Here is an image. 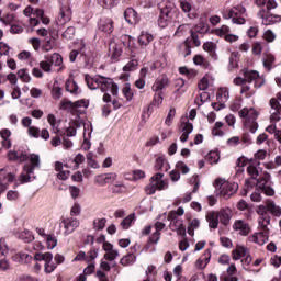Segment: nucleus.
<instances>
[{
    "label": "nucleus",
    "instance_id": "obj_61",
    "mask_svg": "<svg viewBox=\"0 0 281 281\" xmlns=\"http://www.w3.org/2000/svg\"><path fill=\"white\" fill-rule=\"evenodd\" d=\"M59 109H61L63 111H70L71 113H74V102L65 99L60 102Z\"/></svg>",
    "mask_w": 281,
    "mask_h": 281
},
{
    "label": "nucleus",
    "instance_id": "obj_6",
    "mask_svg": "<svg viewBox=\"0 0 281 281\" xmlns=\"http://www.w3.org/2000/svg\"><path fill=\"white\" fill-rule=\"evenodd\" d=\"M196 117V110L192 109L189 112L188 116H182L180 120V127L179 131L181 134L180 142L182 144H186L188 142V137H190V134L194 131V125L190 122V120H194Z\"/></svg>",
    "mask_w": 281,
    "mask_h": 281
},
{
    "label": "nucleus",
    "instance_id": "obj_31",
    "mask_svg": "<svg viewBox=\"0 0 281 281\" xmlns=\"http://www.w3.org/2000/svg\"><path fill=\"white\" fill-rule=\"evenodd\" d=\"M155 170H165V172H168V170H170V165L168 164V160L166 159V157L159 156L156 159Z\"/></svg>",
    "mask_w": 281,
    "mask_h": 281
},
{
    "label": "nucleus",
    "instance_id": "obj_63",
    "mask_svg": "<svg viewBox=\"0 0 281 281\" xmlns=\"http://www.w3.org/2000/svg\"><path fill=\"white\" fill-rule=\"evenodd\" d=\"M137 65H139V61H137V59H132L123 67V71H135Z\"/></svg>",
    "mask_w": 281,
    "mask_h": 281
},
{
    "label": "nucleus",
    "instance_id": "obj_25",
    "mask_svg": "<svg viewBox=\"0 0 281 281\" xmlns=\"http://www.w3.org/2000/svg\"><path fill=\"white\" fill-rule=\"evenodd\" d=\"M268 179H269V176H266L261 180H257V184L259 188L262 189V192L266 194V196H273V194H276V190H273V188L267 186Z\"/></svg>",
    "mask_w": 281,
    "mask_h": 281
},
{
    "label": "nucleus",
    "instance_id": "obj_46",
    "mask_svg": "<svg viewBox=\"0 0 281 281\" xmlns=\"http://www.w3.org/2000/svg\"><path fill=\"white\" fill-rule=\"evenodd\" d=\"M18 78H20V80L25 83L32 82V76H30V71L27 70V68H22L18 70Z\"/></svg>",
    "mask_w": 281,
    "mask_h": 281
},
{
    "label": "nucleus",
    "instance_id": "obj_58",
    "mask_svg": "<svg viewBox=\"0 0 281 281\" xmlns=\"http://www.w3.org/2000/svg\"><path fill=\"white\" fill-rule=\"evenodd\" d=\"M52 95L54 100H60V98H63V88H60L58 83L53 85Z\"/></svg>",
    "mask_w": 281,
    "mask_h": 281
},
{
    "label": "nucleus",
    "instance_id": "obj_16",
    "mask_svg": "<svg viewBox=\"0 0 281 281\" xmlns=\"http://www.w3.org/2000/svg\"><path fill=\"white\" fill-rule=\"evenodd\" d=\"M117 180V173L110 172V173H102L99 176H95L94 182L98 183V186H106V183H113V181Z\"/></svg>",
    "mask_w": 281,
    "mask_h": 281
},
{
    "label": "nucleus",
    "instance_id": "obj_8",
    "mask_svg": "<svg viewBox=\"0 0 281 281\" xmlns=\"http://www.w3.org/2000/svg\"><path fill=\"white\" fill-rule=\"evenodd\" d=\"M157 190H168V180L164 179L161 172L154 175L150 183L145 188L146 194H155Z\"/></svg>",
    "mask_w": 281,
    "mask_h": 281
},
{
    "label": "nucleus",
    "instance_id": "obj_14",
    "mask_svg": "<svg viewBox=\"0 0 281 281\" xmlns=\"http://www.w3.org/2000/svg\"><path fill=\"white\" fill-rule=\"evenodd\" d=\"M103 251H105L103 258L105 260H109L110 262H113V260H117L120 257V251L113 247V244L109 241H104L102 246Z\"/></svg>",
    "mask_w": 281,
    "mask_h": 281
},
{
    "label": "nucleus",
    "instance_id": "obj_62",
    "mask_svg": "<svg viewBox=\"0 0 281 281\" xmlns=\"http://www.w3.org/2000/svg\"><path fill=\"white\" fill-rule=\"evenodd\" d=\"M176 170L182 175H188V172H190V167H188L183 161H178L176 164Z\"/></svg>",
    "mask_w": 281,
    "mask_h": 281
},
{
    "label": "nucleus",
    "instance_id": "obj_44",
    "mask_svg": "<svg viewBox=\"0 0 281 281\" xmlns=\"http://www.w3.org/2000/svg\"><path fill=\"white\" fill-rule=\"evenodd\" d=\"M256 3L259 8L266 5L268 11L278 8V2H276V0H256Z\"/></svg>",
    "mask_w": 281,
    "mask_h": 281
},
{
    "label": "nucleus",
    "instance_id": "obj_1",
    "mask_svg": "<svg viewBox=\"0 0 281 281\" xmlns=\"http://www.w3.org/2000/svg\"><path fill=\"white\" fill-rule=\"evenodd\" d=\"M86 85L88 89L95 91L99 89L103 94V102H111V94L106 93L110 91L112 95H117L119 87L116 86L115 81L109 77H104L101 75H95L93 77L86 75L85 77Z\"/></svg>",
    "mask_w": 281,
    "mask_h": 281
},
{
    "label": "nucleus",
    "instance_id": "obj_45",
    "mask_svg": "<svg viewBox=\"0 0 281 281\" xmlns=\"http://www.w3.org/2000/svg\"><path fill=\"white\" fill-rule=\"evenodd\" d=\"M38 19H41V21L44 25H49V18H45V13H43L42 18L41 16L30 18L29 23H30L31 27H36V25H38V23H41V21H38Z\"/></svg>",
    "mask_w": 281,
    "mask_h": 281
},
{
    "label": "nucleus",
    "instance_id": "obj_30",
    "mask_svg": "<svg viewBox=\"0 0 281 281\" xmlns=\"http://www.w3.org/2000/svg\"><path fill=\"white\" fill-rule=\"evenodd\" d=\"M64 166L63 162L57 161L55 162V170L57 173V179H60V181H67L69 179V170H63Z\"/></svg>",
    "mask_w": 281,
    "mask_h": 281
},
{
    "label": "nucleus",
    "instance_id": "obj_9",
    "mask_svg": "<svg viewBox=\"0 0 281 281\" xmlns=\"http://www.w3.org/2000/svg\"><path fill=\"white\" fill-rule=\"evenodd\" d=\"M167 218L171 232H177L178 236H186V226H183V221L180 217H177L175 213H169Z\"/></svg>",
    "mask_w": 281,
    "mask_h": 281
},
{
    "label": "nucleus",
    "instance_id": "obj_10",
    "mask_svg": "<svg viewBox=\"0 0 281 281\" xmlns=\"http://www.w3.org/2000/svg\"><path fill=\"white\" fill-rule=\"evenodd\" d=\"M236 192H238V183L236 182L224 181L217 189V194L224 199H229V196L236 194Z\"/></svg>",
    "mask_w": 281,
    "mask_h": 281
},
{
    "label": "nucleus",
    "instance_id": "obj_13",
    "mask_svg": "<svg viewBox=\"0 0 281 281\" xmlns=\"http://www.w3.org/2000/svg\"><path fill=\"white\" fill-rule=\"evenodd\" d=\"M14 179L15 177L12 172H9L5 169H0V194L8 190V183H13Z\"/></svg>",
    "mask_w": 281,
    "mask_h": 281
},
{
    "label": "nucleus",
    "instance_id": "obj_7",
    "mask_svg": "<svg viewBox=\"0 0 281 281\" xmlns=\"http://www.w3.org/2000/svg\"><path fill=\"white\" fill-rule=\"evenodd\" d=\"M172 12H175V3L171 1H164L160 3V14L158 16L159 27H168V23L172 21Z\"/></svg>",
    "mask_w": 281,
    "mask_h": 281
},
{
    "label": "nucleus",
    "instance_id": "obj_60",
    "mask_svg": "<svg viewBox=\"0 0 281 281\" xmlns=\"http://www.w3.org/2000/svg\"><path fill=\"white\" fill-rule=\"evenodd\" d=\"M221 128H223V122H216L212 130V135H214V137H223L224 133Z\"/></svg>",
    "mask_w": 281,
    "mask_h": 281
},
{
    "label": "nucleus",
    "instance_id": "obj_20",
    "mask_svg": "<svg viewBox=\"0 0 281 281\" xmlns=\"http://www.w3.org/2000/svg\"><path fill=\"white\" fill-rule=\"evenodd\" d=\"M217 217L222 225L227 227L232 221V209L225 207L217 211Z\"/></svg>",
    "mask_w": 281,
    "mask_h": 281
},
{
    "label": "nucleus",
    "instance_id": "obj_56",
    "mask_svg": "<svg viewBox=\"0 0 281 281\" xmlns=\"http://www.w3.org/2000/svg\"><path fill=\"white\" fill-rule=\"evenodd\" d=\"M34 260H37V261H41L43 260L44 262L47 260H54V255H52V252H45V254H42V252H37L35 254L34 256Z\"/></svg>",
    "mask_w": 281,
    "mask_h": 281
},
{
    "label": "nucleus",
    "instance_id": "obj_24",
    "mask_svg": "<svg viewBox=\"0 0 281 281\" xmlns=\"http://www.w3.org/2000/svg\"><path fill=\"white\" fill-rule=\"evenodd\" d=\"M125 21L130 23V25H136L139 23V15H137V11L133 8H127L124 12Z\"/></svg>",
    "mask_w": 281,
    "mask_h": 281
},
{
    "label": "nucleus",
    "instance_id": "obj_36",
    "mask_svg": "<svg viewBox=\"0 0 281 281\" xmlns=\"http://www.w3.org/2000/svg\"><path fill=\"white\" fill-rule=\"evenodd\" d=\"M109 54L112 60H117L122 56V48L117 44H110Z\"/></svg>",
    "mask_w": 281,
    "mask_h": 281
},
{
    "label": "nucleus",
    "instance_id": "obj_2",
    "mask_svg": "<svg viewBox=\"0 0 281 281\" xmlns=\"http://www.w3.org/2000/svg\"><path fill=\"white\" fill-rule=\"evenodd\" d=\"M244 77H236L233 83L236 87H241L240 93H249L251 91V85L255 89H260L265 85V78L256 70L243 69Z\"/></svg>",
    "mask_w": 281,
    "mask_h": 281
},
{
    "label": "nucleus",
    "instance_id": "obj_22",
    "mask_svg": "<svg viewBox=\"0 0 281 281\" xmlns=\"http://www.w3.org/2000/svg\"><path fill=\"white\" fill-rule=\"evenodd\" d=\"M99 30L105 32V34H111L114 30L113 20L110 18H101L99 21Z\"/></svg>",
    "mask_w": 281,
    "mask_h": 281
},
{
    "label": "nucleus",
    "instance_id": "obj_26",
    "mask_svg": "<svg viewBox=\"0 0 281 281\" xmlns=\"http://www.w3.org/2000/svg\"><path fill=\"white\" fill-rule=\"evenodd\" d=\"M8 159L9 161H18V164H23V161H27V154L23 151H9Z\"/></svg>",
    "mask_w": 281,
    "mask_h": 281
},
{
    "label": "nucleus",
    "instance_id": "obj_55",
    "mask_svg": "<svg viewBox=\"0 0 281 281\" xmlns=\"http://www.w3.org/2000/svg\"><path fill=\"white\" fill-rule=\"evenodd\" d=\"M133 223H135V214H130L121 222V227H123V229H128Z\"/></svg>",
    "mask_w": 281,
    "mask_h": 281
},
{
    "label": "nucleus",
    "instance_id": "obj_19",
    "mask_svg": "<svg viewBox=\"0 0 281 281\" xmlns=\"http://www.w3.org/2000/svg\"><path fill=\"white\" fill-rule=\"evenodd\" d=\"M233 229L239 232L240 236H249V232H251L249 224L243 220H236L233 224Z\"/></svg>",
    "mask_w": 281,
    "mask_h": 281
},
{
    "label": "nucleus",
    "instance_id": "obj_27",
    "mask_svg": "<svg viewBox=\"0 0 281 281\" xmlns=\"http://www.w3.org/2000/svg\"><path fill=\"white\" fill-rule=\"evenodd\" d=\"M206 221L211 229H216L218 227V211H211L206 213Z\"/></svg>",
    "mask_w": 281,
    "mask_h": 281
},
{
    "label": "nucleus",
    "instance_id": "obj_42",
    "mask_svg": "<svg viewBox=\"0 0 281 281\" xmlns=\"http://www.w3.org/2000/svg\"><path fill=\"white\" fill-rule=\"evenodd\" d=\"M232 32V29L227 25H222L213 31L215 36H220V38H226V36Z\"/></svg>",
    "mask_w": 281,
    "mask_h": 281
},
{
    "label": "nucleus",
    "instance_id": "obj_32",
    "mask_svg": "<svg viewBox=\"0 0 281 281\" xmlns=\"http://www.w3.org/2000/svg\"><path fill=\"white\" fill-rule=\"evenodd\" d=\"M16 238L23 240V243H32L34 240V234L29 229L20 231L15 234Z\"/></svg>",
    "mask_w": 281,
    "mask_h": 281
},
{
    "label": "nucleus",
    "instance_id": "obj_53",
    "mask_svg": "<svg viewBox=\"0 0 281 281\" xmlns=\"http://www.w3.org/2000/svg\"><path fill=\"white\" fill-rule=\"evenodd\" d=\"M56 47V40L49 38L45 40V42L42 45L43 52H52Z\"/></svg>",
    "mask_w": 281,
    "mask_h": 281
},
{
    "label": "nucleus",
    "instance_id": "obj_37",
    "mask_svg": "<svg viewBox=\"0 0 281 281\" xmlns=\"http://www.w3.org/2000/svg\"><path fill=\"white\" fill-rule=\"evenodd\" d=\"M23 14L24 16H41L43 18L44 11L43 9H34L32 8V5H27L24 10H23Z\"/></svg>",
    "mask_w": 281,
    "mask_h": 281
},
{
    "label": "nucleus",
    "instance_id": "obj_38",
    "mask_svg": "<svg viewBox=\"0 0 281 281\" xmlns=\"http://www.w3.org/2000/svg\"><path fill=\"white\" fill-rule=\"evenodd\" d=\"M78 83H76L72 77H69V79L66 81V91H68L72 95H78Z\"/></svg>",
    "mask_w": 281,
    "mask_h": 281
},
{
    "label": "nucleus",
    "instance_id": "obj_17",
    "mask_svg": "<svg viewBox=\"0 0 281 281\" xmlns=\"http://www.w3.org/2000/svg\"><path fill=\"white\" fill-rule=\"evenodd\" d=\"M249 243H256L257 245H266V243H269V232L262 231L259 233H255L251 236L248 237Z\"/></svg>",
    "mask_w": 281,
    "mask_h": 281
},
{
    "label": "nucleus",
    "instance_id": "obj_64",
    "mask_svg": "<svg viewBox=\"0 0 281 281\" xmlns=\"http://www.w3.org/2000/svg\"><path fill=\"white\" fill-rule=\"evenodd\" d=\"M274 61H276V57H273V55H266L263 58V67L268 71H270L271 65H273Z\"/></svg>",
    "mask_w": 281,
    "mask_h": 281
},
{
    "label": "nucleus",
    "instance_id": "obj_34",
    "mask_svg": "<svg viewBox=\"0 0 281 281\" xmlns=\"http://www.w3.org/2000/svg\"><path fill=\"white\" fill-rule=\"evenodd\" d=\"M14 260L21 262L22 265H30L32 262V255L27 251H21L14 256Z\"/></svg>",
    "mask_w": 281,
    "mask_h": 281
},
{
    "label": "nucleus",
    "instance_id": "obj_21",
    "mask_svg": "<svg viewBox=\"0 0 281 281\" xmlns=\"http://www.w3.org/2000/svg\"><path fill=\"white\" fill-rule=\"evenodd\" d=\"M153 41H155V35L148 31H142L138 35V45H140V47H147Z\"/></svg>",
    "mask_w": 281,
    "mask_h": 281
},
{
    "label": "nucleus",
    "instance_id": "obj_50",
    "mask_svg": "<svg viewBox=\"0 0 281 281\" xmlns=\"http://www.w3.org/2000/svg\"><path fill=\"white\" fill-rule=\"evenodd\" d=\"M259 227L262 232H269V225L271 224V216L259 217L258 218Z\"/></svg>",
    "mask_w": 281,
    "mask_h": 281
},
{
    "label": "nucleus",
    "instance_id": "obj_28",
    "mask_svg": "<svg viewBox=\"0 0 281 281\" xmlns=\"http://www.w3.org/2000/svg\"><path fill=\"white\" fill-rule=\"evenodd\" d=\"M91 130L89 128V124L83 125V143L81 148L83 150H89L91 148Z\"/></svg>",
    "mask_w": 281,
    "mask_h": 281
},
{
    "label": "nucleus",
    "instance_id": "obj_48",
    "mask_svg": "<svg viewBox=\"0 0 281 281\" xmlns=\"http://www.w3.org/2000/svg\"><path fill=\"white\" fill-rule=\"evenodd\" d=\"M72 104H74V113H80V111L89 106V101L82 99V100L72 102Z\"/></svg>",
    "mask_w": 281,
    "mask_h": 281
},
{
    "label": "nucleus",
    "instance_id": "obj_54",
    "mask_svg": "<svg viewBox=\"0 0 281 281\" xmlns=\"http://www.w3.org/2000/svg\"><path fill=\"white\" fill-rule=\"evenodd\" d=\"M176 115H177V109L170 108L169 112L167 114V117L165 120L166 126H170L172 124V122H175Z\"/></svg>",
    "mask_w": 281,
    "mask_h": 281
},
{
    "label": "nucleus",
    "instance_id": "obj_52",
    "mask_svg": "<svg viewBox=\"0 0 281 281\" xmlns=\"http://www.w3.org/2000/svg\"><path fill=\"white\" fill-rule=\"evenodd\" d=\"M135 260H137V257H135L134 254H130V255L124 256L120 260V262H121V265H123V267H128V265L135 263Z\"/></svg>",
    "mask_w": 281,
    "mask_h": 281
},
{
    "label": "nucleus",
    "instance_id": "obj_43",
    "mask_svg": "<svg viewBox=\"0 0 281 281\" xmlns=\"http://www.w3.org/2000/svg\"><path fill=\"white\" fill-rule=\"evenodd\" d=\"M247 172L251 177V179H258V177H260V172H262V168H260V165H249L247 167Z\"/></svg>",
    "mask_w": 281,
    "mask_h": 281
},
{
    "label": "nucleus",
    "instance_id": "obj_57",
    "mask_svg": "<svg viewBox=\"0 0 281 281\" xmlns=\"http://www.w3.org/2000/svg\"><path fill=\"white\" fill-rule=\"evenodd\" d=\"M93 227L94 229H97L98 232H102V229H104V227H106V218L102 217V218H95L93 221Z\"/></svg>",
    "mask_w": 281,
    "mask_h": 281
},
{
    "label": "nucleus",
    "instance_id": "obj_23",
    "mask_svg": "<svg viewBox=\"0 0 281 281\" xmlns=\"http://www.w3.org/2000/svg\"><path fill=\"white\" fill-rule=\"evenodd\" d=\"M168 85H170V79H168V77H166V76H160L155 81L151 89H153V91H155L157 93L159 91H164V89H166V87H168Z\"/></svg>",
    "mask_w": 281,
    "mask_h": 281
},
{
    "label": "nucleus",
    "instance_id": "obj_39",
    "mask_svg": "<svg viewBox=\"0 0 281 281\" xmlns=\"http://www.w3.org/2000/svg\"><path fill=\"white\" fill-rule=\"evenodd\" d=\"M175 89H176V93H178L179 95H183V93L188 91V86H186V80L181 78L176 79Z\"/></svg>",
    "mask_w": 281,
    "mask_h": 281
},
{
    "label": "nucleus",
    "instance_id": "obj_35",
    "mask_svg": "<svg viewBox=\"0 0 281 281\" xmlns=\"http://www.w3.org/2000/svg\"><path fill=\"white\" fill-rule=\"evenodd\" d=\"M229 100V88L222 87L217 90V102L225 104Z\"/></svg>",
    "mask_w": 281,
    "mask_h": 281
},
{
    "label": "nucleus",
    "instance_id": "obj_11",
    "mask_svg": "<svg viewBox=\"0 0 281 281\" xmlns=\"http://www.w3.org/2000/svg\"><path fill=\"white\" fill-rule=\"evenodd\" d=\"M258 19H261L262 25H276V23H281V15L271 14L269 10L261 9L257 13Z\"/></svg>",
    "mask_w": 281,
    "mask_h": 281
},
{
    "label": "nucleus",
    "instance_id": "obj_51",
    "mask_svg": "<svg viewBox=\"0 0 281 281\" xmlns=\"http://www.w3.org/2000/svg\"><path fill=\"white\" fill-rule=\"evenodd\" d=\"M277 37L278 35H276V32H273L271 29L266 30L262 35V38L266 41V43H273Z\"/></svg>",
    "mask_w": 281,
    "mask_h": 281
},
{
    "label": "nucleus",
    "instance_id": "obj_33",
    "mask_svg": "<svg viewBox=\"0 0 281 281\" xmlns=\"http://www.w3.org/2000/svg\"><path fill=\"white\" fill-rule=\"evenodd\" d=\"M201 227V221L199 218L190 220L188 218V228L187 232L189 236H194V231Z\"/></svg>",
    "mask_w": 281,
    "mask_h": 281
},
{
    "label": "nucleus",
    "instance_id": "obj_40",
    "mask_svg": "<svg viewBox=\"0 0 281 281\" xmlns=\"http://www.w3.org/2000/svg\"><path fill=\"white\" fill-rule=\"evenodd\" d=\"M233 260H240L244 256H247V247L237 246L235 250L232 251Z\"/></svg>",
    "mask_w": 281,
    "mask_h": 281
},
{
    "label": "nucleus",
    "instance_id": "obj_5",
    "mask_svg": "<svg viewBox=\"0 0 281 281\" xmlns=\"http://www.w3.org/2000/svg\"><path fill=\"white\" fill-rule=\"evenodd\" d=\"M29 159L30 165L24 166V170L20 176L21 183L34 181V179H36V177H34V170H36V168H41V156L31 154Z\"/></svg>",
    "mask_w": 281,
    "mask_h": 281
},
{
    "label": "nucleus",
    "instance_id": "obj_41",
    "mask_svg": "<svg viewBox=\"0 0 281 281\" xmlns=\"http://www.w3.org/2000/svg\"><path fill=\"white\" fill-rule=\"evenodd\" d=\"M266 205H267L268 212H270V214H273V216H281V207L276 205V202L268 200L266 202Z\"/></svg>",
    "mask_w": 281,
    "mask_h": 281
},
{
    "label": "nucleus",
    "instance_id": "obj_59",
    "mask_svg": "<svg viewBox=\"0 0 281 281\" xmlns=\"http://www.w3.org/2000/svg\"><path fill=\"white\" fill-rule=\"evenodd\" d=\"M218 159H221L218 151H210L206 155V161H209V164H218Z\"/></svg>",
    "mask_w": 281,
    "mask_h": 281
},
{
    "label": "nucleus",
    "instance_id": "obj_29",
    "mask_svg": "<svg viewBox=\"0 0 281 281\" xmlns=\"http://www.w3.org/2000/svg\"><path fill=\"white\" fill-rule=\"evenodd\" d=\"M50 63V66L54 65L55 67H60L58 71H63L65 69V66H63V56L58 53H54L50 58L45 56V60H48Z\"/></svg>",
    "mask_w": 281,
    "mask_h": 281
},
{
    "label": "nucleus",
    "instance_id": "obj_15",
    "mask_svg": "<svg viewBox=\"0 0 281 281\" xmlns=\"http://www.w3.org/2000/svg\"><path fill=\"white\" fill-rule=\"evenodd\" d=\"M210 260H212V251L206 249L201 257L196 259L194 262L195 269L199 271H203L210 265Z\"/></svg>",
    "mask_w": 281,
    "mask_h": 281
},
{
    "label": "nucleus",
    "instance_id": "obj_49",
    "mask_svg": "<svg viewBox=\"0 0 281 281\" xmlns=\"http://www.w3.org/2000/svg\"><path fill=\"white\" fill-rule=\"evenodd\" d=\"M159 221H157L155 223V232L161 233V229H165L166 227V223H164V221H166V218H168V215L166 213H162L158 216Z\"/></svg>",
    "mask_w": 281,
    "mask_h": 281
},
{
    "label": "nucleus",
    "instance_id": "obj_3",
    "mask_svg": "<svg viewBox=\"0 0 281 281\" xmlns=\"http://www.w3.org/2000/svg\"><path fill=\"white\" fill-rule=\"evenodd\" d=\"M222 16L226 21L232 20L234 25H245L247 23V9L243 4L233 7L232 9H224L222 11Z\"/></svg>",
    "mask_w": 281,
    "mask_h": 281
},
{
    "label": "nucleus",
    "instance_id": "obj_12",
    "mask_svg": "<svg viewBox=\"0 0 281 281\" xmlns=\"http://www.w3.org/2000/svg\"><path fill=\"white\" fill-rule=\"evenodd\" d=\"M80 226V222L74 217H66L59 223L61 232L65 236H69L72 232H76V228Z\"/></svg>",
    "mask_w": 281,
    "mask_h": 281
},
{
    "label": "nucleus",
    "instance_id": "obj_47",
    "mask_svg": "<svg viewBox=\"0 0 281 281\" xmlns=\"http://www.w3.org/2000/svg\"><path fill=\"white\" fill-rule=\"evenodd\" d=\"M111 190L113 194H124L126 192V186L122 181H115Z\"/></svg>",
    "mask_w": 281,
    "mask_h": 281
},
{
    "label": "nucleus",
    "instance_id": "obj_18",
    "mask_svg": "<svg viewBox=\"0 0 281 281\" xmlns=\"http://www.w3.org/2000/svg\"><path fill=\"white\" fill-rule=\"evenodd\" d=\"M71 21V9L69 7H63L59 10V14L56 20L57 25H65Z\"/></svg>",
    "mask_w": 281,
    "mask_h": 281
},
{
    "label": "nucleus",
    "instance_id": "obj_4",
    "mask_svg": "<svg viewBox=\"0 0 281 281\" xmlns=\"http://www.w3.org/2000/svg\"><path fill=\"white\" fill-rule=\"evenodd\" d=\"M239 117L243 120L245 131L256 133L258 131V112L254 108H244L238 112Z\"/></svg>",
    "mask_w": 281,
    "mask_h": 281
}]
</instances>
